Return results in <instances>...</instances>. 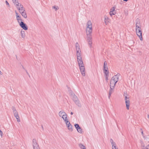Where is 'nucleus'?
Listing matches in <instances>:
<instances>
[{
  "instance_id": "obj_3",
  "label": "nucleus",
  "mask_w": 149,
  "mask_h": 149,
  "mask_svg": "<svg viewBox=\"0 0 149 149\" xmlns=\"http://www.w3.org/2000/svg\"><path fill=\"white\" fill-rule=\"evenodd\" d=\"M70 95L75 104L78 107H81V104L80 102V101L78 100L77 97L75 95L74 93L73 92H71L70 93Z\"/></svg>"
},
{
  "instance_id": "obj_20",
  "label": "nucleus",
  "mask_w": 149,
  "mask_h": 149,
  "mask_svg": "<svg viewBox=\"0 0 149 149\" xmlns=\"http://www.w3.org/2000/svg\"><path fill=\"white\" fill-rule=\"evenodd\" d=\"M143 139L149 142V135H146L145 136H143Z\"/></svg>"
},
{
  "instance_id": "obj_29",
  "label": "nucleus",
  "mask_w": 149,
  "mask_h": 149,
  "mask_svg": "<svg viewBox=\"0 0 149 149\" xmlns=\"http://www.w3.org/2000/svg\"><path fill=\"white\" fill-rule=\"evenodd\" d=\"M52 8L53 9H54L56 10L58 9V6H53Z\"/></svg>"
},
{
  "instance_id": "obj_16",
  "label": "nucleus",
  "mask_w": 149,
  "mask_h": 149,
  "mask_svg": "<svg viewBox=\"0 0 149 149\" xmlns=\"http://www.w3.org/2000/svg\"><path fill=\"white\" fill-rule=\"evenodd\" d=\"M109 14L111 16L113 15H115L116 14V12L115 10V8L114 7L111 8Z\"/></svg>"
},
{
  "instance_id": "obj_23",
  "label": "nucleus",
  "mask_w": 149,
  "mask_h": 149,
  "mask_svg": "<svg viewBox=\"0 0 149 149\" xmlns=\"http://www.w3.org/2000/svg\"><path fill=\"white\" fill-rule=\"evenodd\" d=\"M14 4L16 6L19 3L18 2L17 0H12Z\"/></svg>"
},
{
  "instance_id": "obj_12",
  "label": "nucleus",
  "mask_w": 149,
  "mask_h": 149,
  "mask_svg": "<svg viewBox=\"0 0 149 149\" xmlns=\"http://www.w3.org/2000/svg\"><path fill=\"white\" fill-rule=\"evenodd\" d=\"M15 16L16 18V19L18 22L19 24L20 22H22V20L21 19V16L19 15L18 13L17 12H15Z\"/></svg>"
},
{
  "instance_id": "obj_5",
  "label": "nucleus",
  "mask_w": 149,
  "mask_h": 149,
  "mask_svg": "<svg viewBox=\"0 0 149 149\" xmlns=\"http://www.w3.org/2000/svg\"><path fill=\"white\" fill-rule=\"evenodd\" d=\"M58 114L60 117L62 118L64 121L68 120L67 114L63 111H59Z\"/></svg>"
},
{
  "instance_id": "obj_8",
  "label": "nucleus",
  "mask_w": 149,
  "mask_h": 149,
  "mask_svg": "<svg viewBox=\"0 0 149 149\" xmlns=\"http://www.w3.org/2000/svg\"><path fill=\"white\" fill-rule=\"evenodd\" d=\"M13 110L14 116L16 118L17 120V121L18 122H20V119H19V116L18 112L16 110V109L15 108V107H13Z\"/></svg>"
},
{
  "instance_id": "obj_7",
  "label": "nucleus",
  "mask_w": 149,
  "mask_h": 149,
  "mask_svg": "<svg viewBox=\"0 0 149 149\" xmlns=\"http://www.w3.org/2000/svg\"><path fill=\"white\" fill-rule=\"evenodd\" d=\"M91 33H86L87 41L88 42V44L90 47L92 46V44Z\"/></svg>"
},
{
  "instance_id": "obj_17",
  "label": "nucleus",
  "mask_w": 149,
  "mask_h": 149,
  "mask_svg": "<svg viewBox=\"0 0 149 149\" xmlns=\"http://www.w3.org/2000/svg\"><path fill=\"white\" fill-rule=\"evenodd\" d=\"M140 20L137 18L136 21V28L141 27Z\"/></svg>"
},
{
  "instance_id": "obj_2",
  "label": "nucleus",
  "mask_w": 149,
  "mask_h": 149,
  "mask_svg": "<svg viewBox=\"0 0 149 149\" xmlns=\"http://www.w3.org/2000/svg\"><path fill=\"white\" fill-rule=\"evenodd\" d=\"M119 74L114 75L111 78L110 81V89L109 93L108 98L109 99L110 98V96L111 94L114 91V88L116 84L119 80Z\"/></svg>"
},
{
  "instance_id": "obj_32",
  "label": "nucleus",
  "mask_w": 149,
  "mask_h": 149,
  "mask_svg": "<svg viewBox=\"0 0 149 149\" xmlns=\"http://www.w3.org/2000/svg\"><path fill=\"white\" fill-rule=\"evenodd\" d=\"M141 134L142 135V136L143 137V136H145L146 135H144L143 133V131H142L141 132Z\"/></svg>"
},
{
  "instance_id": "obj_37",
  "label": "nucleus",
  "mask_w": 149,
  "mask_h": 149,
  "mask_svg": "<svg viewBox=\"0 0 149 149\" xmlns=\"http://www.w3.org/2000/svg\"><path fill=\"white\" fill-rule=\"evenodd\" d=\"M0 74H1V72L0 70Z\"/></svg>"
},
{
  "instance_id": "obj_27",
  "label": "nucleus",
  "mask_w": 149,
  "mask_h": 149,
  "mask_svg": "<svg viewBox=\"0 0 149 149\" xmlns=\"http://www.w3.org/2000/svg\"><path fill=\"white\" fill-rule=\"evenodd\" d=\"M77 131L78 132L80 133H82L83 132L82 129L81 127L78 129L77 130Z\"/></svg>"
},
{
  "instance_id": "obj_30",
  "label": "nucleus",
  "mask_w": 149,
  "mask_h": 149,
  "mask_svg": "<svg viewBox=\"0 0 149 149\" xmlns=\"http://www.w3.org/2000/svg\"><path fill=\"white\" fill-rule=\"evenodd\" d=\"M141 147L142 149H148L147 146H145L144 145H142Z\"/></svg>"
},
{
  "instance_id": "obj_35",
  "label": "nucleus",
  "mask_w": 149,
  "mask_h": 149,
  "mask_svg": "<svg viewBox=\"0 0 149 149\" xmlns=\"http://www.w3.org/2000/svg\"><path fill=\"white\" fill-rule=\"evenodd\" d=\"M147 116H148V119L149 120V114Z\"/></svg>"
},
{
  "instance_id": "obj_24",
  "label": "nucleus",
  "mask_w": 149,
  "mask_h": 149,
  "mask_svg": "<svg viewBox=\"0 0 149 149\" xmlns=\"http://www.w3.org/2000/svg\"><path fill=\"white\" fill-rule=\"evenodd\" d=\"M64 122L66 124L67 127H68V126L70 125H71V124H70V123L69 121H68V120H65V121H64Z\"/></svg>"
},
{
  "instance_id": "obj_22",
  "label": "nucleus",
  "mask_w": 149,
  "mask_h": 149,
  "mask_svg": "<svg viewBox=\"0 0 149 149\" xmlns=\"http://www.w3.org/2000/svg\"><path fill=\"white\" fill-rule=\"evenodd\" d=\"M79 146L81 149H86L85 146L81 143L79 144Z\"/></svg>"
},
{
  "instance_id": "obj_18",
  "label": "nucleus",
  "mask_w": 149,
  "mask_h": 149,
  "mask_svg": "<svg viewBox=\"0 0 149 149\" xmlns=\"http://www.w3.org/2000/svg\"><path fill=\"white\" fill-rule=\"evenodd\" d=\"M20 13L21 14L22 17H23L24 18H27V16L26 13L25 11H22V12H21Z\"/></svg>"
},
{
  "instance_id": "obj_14",
  "label": "nucleus",
  "mask_w": 149,
  "mask_h": 149,
  "mask_svg": "<svg viewBox=\"0 0 149 149\" xmlns=\"http://www.w3.org/2000/svg\"><path fill=\"white\" fill-rule=\"evenodd\" d=\"M19 24L20 27H21L24 30H26L28 29V27L27 25L23 22L19 23Z\"/></svg>"
},
{
  "instance_id": "obj_4",
  "label": "nucleus",
  "mask_w": 149,
  "mask_h": 149,
  "mask_svg": "<svg viewBox=\"0 0 149 149\" xmlns=\"http://www.w3.org/2000/svg\"><path fill=\"white\" fill-rule=\"evenodd\" d=\"M86 33H92V25L91 21L87 22L86 24Z\"/></svg>"
},
{
  "instance_id": "obj_26",
  "label": "nucleus",
  "mask_w": 149,
  "mask_h": 149,
  "mask_svg": "<svg viewBox=\"0 0 149 149\" xmlns=\"http://www.w3.org/2000/svg\"><path fill=\"white\" fill-rule=\"evenodd\" d=\"M104 73L105 74V75L107 76V75H109V71L108 70H104Z\"/></svg>"
},
{
  "instance_id": "obj_6",
  "label": "nucleus",
  "mask_w": 149,
  "mask_h": 149,
  "mask_svg": "<svg viewBox=\"0 0 149 149\" xmlns=\"http://www.w3.org/2000/svg\"><path fill=\"white\" fill-rule=\"evenodd\" d=\"M136 35L139 37L140 40L142 41L143 40L142 36V29L141 27L136 28Z\"/></svg>"
},
{
  "instance_id": "obj_13",
  "label": "nucleus",
  "mask_w": 149,
  "mask_h": 149,
  "mask_svg": "<svg viewBox=\"0 0 149 149\" xmlns=\"http://www.w3.org/2000/svg\"><path fill=\"white\" fill-rule=\"evenodd\" d=\"M110 141L112 146V149H118L114 141L113 140L111 139H110Z\"/></svg>"
},
{
  "instance_id": "obj_34",
  "label": "nucleus",
  "mask_w": 149,
  "mask_h": 149,
  "mask_svg": "<svg viewBox=\"0 0 149 149\" xmlns=\"http://www.w3.org/2000/svg\"><path fill=\"white\" fill-rule=\"evenodd\" d=\"M147 148H148V149H149V144H148V145H147Z\"/></svg>"
},
{
  "instance_id": "obj_38",
  "label": "nucleus",
  "mask_w": 149,
  "mask_h": 149,
  "mask_svg": "<svg viewBox=\"0 0 149 149\" xmlns=\"http://www.w3.org/2000/svg\"><path fill=\"white\" fill-rule=\"evenodd\" d=\"M124 1H128V0H123Z\"/></svg>"
},
{
  "instance_id": "obj_25",
  "label": "nucleus",
  "mask_w": 149,
  "mask_h": 149,
  "mask_svg": "<svg viewBox=\"0 0 149 149\" xmlns=\"http://www.w3.org/2000/svg\"><path fill=\"white\" fill-rule=\"evenodd\" d=\"M67 127L68 130L70 131H72V126L71 125L68 126Z\"/></svg>"
},
{
  "instance_id": "obj_36",
  "label": "nucleus",
  "mask_w": 149,
  "mask_h": 149,
  "mask_svg": "<svg viewBox=\"0 0 149 149\" xmlns=\"http://www.w3.org/2000/svg\"><path fill=\"white\" fill-rule=\"evenodd\" d=\"M70 114L72 115L73 114V113L72 112H71V113H70Z\"/></svg>"
},
{
  "instance_id": "obj_1",
  "label": "nucleus",
  "mask_w": 149,
  "mask_h": 149,
  "mask_svg": "<svg viewBox=\"0 0 149 149\" xmlns=\"http://www.w3.org/2000/svg\"><path fill=\"white\" fill-rule=\"evenodd\" d=\"M75 47L77 52L76 55L77 57V61L80 70L82 75L83 76H85L86 75L85 68L82 59L81 53L80 46L77 42L76 43Z\"/></svg>"
},
{
  "instance_id": "obj_11",
  "label": "nucleus",
  "mask_w": 149,
  "mask_h": 149,
  "mask_svg": "<svg viewBox=\"0 0 149 149\" xmlns=\"http://www.w3.org/2000/svg\"><path fill=\"white\" fill-rule=\"evenodd\" d=\"M17 8L18 9L19 13L22 12L23 11H25V9L24 8L22 5L20 3H19L16 6Z\"/></svg>"
},
{
  "instance_id": "obj_9",
  "label": "nucleus",
  "mask_w": 149,
  "mask_h": 149,
  "mask_svg": "<svg viewBox=\"0 0 149 149\" xmlns=\"http://www.w3.org/2000/svg\"><path fill=\"white\" fill-rule=\"evenodd\" d=\"M32 145L33 149H40L36 139H33V140Z\"/></svg>"
},
{
  "instance_id": "obj_21",
  "label": "nucleus",
  "mask_w": 149,
  "mask_h": 149,
  "mask_svg": "<svg viewBox=\"0 0 149 149\" xmlns=\"http://www.w3.org/2000/svg\"><path fill=\"white\" fill-rule=\"evenodd\" d=\"M104 70H108L107 65V63L106 61H105L104 62Z\"/></svg>"
},
{
  "instance_id": "obj_15",
  "label": "nucleus",
  "mask_w": 149,
  "mask_h": 149,
  "mask_svg": "<svg viewBox=\"0 0 149 149\" xmlns=\"http://www.w3.org/2000/svg\"><path fill=\"white\" fill-rule=\"evenodd\" d=\"M109 18L107 16L104 15V21L106 25H107L108 24L109 22Z\"/></svg>"
},
{
  "instance_id": "obj_31",
  "label": "nucleus",
  "mask_w": 149,
  "mask_h": 149,
  "mask_svg": "<svg viewBox=\"0 0 149 149\" xmlns=\"http://www.w3.org/2000/svg\"><path fill=\"white\" fill-rule=\"evenodd\" d=\"M6 5L7 6H8L9 7L10 5L9 4V3H8V2L7 1H6Z\"/></svg>"
},
{
  "instance_id": "obj_33",
  "label": "nucleus",
  "mask_w": 149,
  "mask_h": 149,
  "mask_svg": "<svg viewBox=\"0 0 149 149\" xmlns=\"http://www.w3.org/2000/svg\"><path fill=\"white\" fill-rule=\"evenodd\" d=\"M108 76H109V75H107H107H105L106 79L107 80H108Z\"/></svg>"
},
{
  "instance_id": "obj_28",
  "label": "nucleus",
  "mask_w": 149,
  "mask_h": 149,
  "mask_svg": "<svg viewBox=\"0 0 149 149\" xmlns=\"http://www.w3.org/2000/svg\"><path fill=\"white\" fill-rule=\"evenodd\" d=\"M74 126L76 128V129H77H77H78L80 127L79 125L77 124H76L74 125Z\"/></svg>"
},
{
  "instance_id": "obj_19",
  "label": "nucleus",
  "mask_w": 149,
  "mask_h": 149,
  "mask_svg": "<svg viewBox=\"0 0 149 149\" xmlns=\"http://www.w3.org/2000/svg\"><path fill=\"white\" fill-rule=\"evenodd\" d=\"M21 34L22 38H25L26 36L25 32L22 30L21 31Z\"/></svg>"
},
{
  "instance_id": "obj_10",
  "label": "nucleus",
  "mask_w": 149,
  "mask_h": 149,
  "mask_svg": "<svg viewBox=\"0 0 149 149\" xmlns=\"http://www.w3.org/2000/svg\"><path fill=\"white\" fill-rule=\"evenodd\" d=\"M125 101L126 108L127 109L129 110V109L130 105V102L129 98L127 97V96H125Z\"/></svg>"
}]
</instances>
